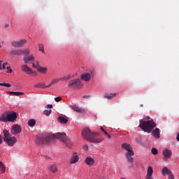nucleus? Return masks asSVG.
<instances>
[{"mask_svg": "<svg viewBox=\"0 0 179 179\" xmlns=\"http://www.w3.org/2000/svg\"><path fill=\"white\" fill-rule=\"evenodd\" d=\"M99 134L96 132H92L89 128H85L82 130V136L88 142L92 143H100L103 138H99Z\"/></svg>", "mask_w": 179, "mask_h": 179, "instance_id": "1", "label": "nucleus"}, {"mask_svg": "<svg viewBox=\"0 0 179 179\" xmlns=\"http://www.w3.org/2000/svg\"><path fill=\"white\" fill-rule=\"evenodd\" d=\"M150 117H145L140 121L139 127L144 131L150 133L152 129L156 127V124L152 120L147 121Z\"/></svg>", "mask_w": 179, "mask_h": 179, "instance_id": "2", "label": "nucleus"}, {"mask_svg": "<svg viewBox=\"0 0 179 179\" xmlns=\"http://www.w3.org/2000/svg\"><path fill=\"white\" fill-rule=\"evenodd\" d=\"M52 139H53L52 135L48 134H42L36 137V139H35V143H36V145H45V143H49Z\"/></svg>", "mask_w": 179, "mask_h": 179, "instance_id": "3", "label": "nucleus"}, {"mask_svg": "<svg viewBox=\"0 0 179 179\" xmlns=\"http://www.w3.org/2000/svg\"><path fill=\"white\" fill-rule=\"evenodd\" d=\"M122 148L127 151L125 155H126L127 161L129 163H133L134 152L133 151V148L131 146V145H129L127 143H124L122 145Z\"/></svg>", "mask_w": 179, "mask_h": 179, "instance_id": "4", "label": "nucleus"}, {"mask_svg": "<svg viewBox=\"0 0 179 179\" xmlns=\"http://www.w3.org/2000/svg\"><path fill=\"white\" fill-rule=\"evenodd\" d=\"M83 87L80 80L79 78H74L69 81L68 84V87L73 90H80Z\"/></svg>", "mask_w": 179, "mask_h": 179, "instance_id": "5", "label": "nucleus"}, {"mask_svg": "<svg viewBox=\"0 0 179 179\" xmlns=\"http://www.w3.org/2000/svg\"><path fill=\"white\" fill-rule=\"evenodd\" d=\"M27 39H21L20 41H13L11 45L15 48H21L27 43Z\"/></svg>", "mask_w": 179, "mask_h": 179, "instance_id": "6", "label": "nucleus"}, {"mask_svg": "<svg viewBox=\"0 0 179 179\" xmlns=\"http://www.w3.org/2000/svg\"><path fill=\"white\" fill-rule=\"evenodd\" d=\"M17 139L15 136L8 137L5 138L4 142L7 143L9 147H13L15 143H17Z\"/></svg>", "mask_w": 179, "mask_h": 179, "instance_id": "7", "label": "nucleus"}, {"mask_svg": "<svg viewBox=\"0 0 179 179\" xmlns=\"http://www.w3.org/2000/svg\"><path fill=\"white\" fill-rule=\"evenodd\" d=\"M162 155L164 156L163 160L166 161L172 157V151L169 149H164L162 151Z\"/></svg>", "mask_w": 179, "mask_h": 179, "instance_id": "8", "label": "nucleus"}, {"mask_svg": "<svg viewBox=\"0 0 179 179\" xmlns=\"http://www.w3.org/2000/svg\"><path fill=\"white\" fill-rule=\"evenodd\" d=\"M22 131V127L18 124H15L12 127L10 133L13 135H17L20 134Z\"/></svg>", "mask_w": 179, "mask_h": 179, "instance_id": "9", "label": "nucleus"}, {"mask_svg": "<svg viewBox=\"0 0 179 179\" xmlns=\"http://www.w3.org/2000/svg\"><path fill=\"white\" fill-rule=\"evenodd\" d=\"M17 115L16 113H8V122H14L16 121Z\"/></svg>", "mask_w": 179, "mask_h": 179, "instance_id": "10", "label": "nucleus"}, {"mask_svg": "<svg viewBox=\"0 0 179 179\" xmlns=\"http://www.w3.org/2000/svg\"><path fill=\"white\" fill-rule=\"evenodd\" d=\"M52 138L55 137L57 139H59L64 142L65 139H66V134L65 133H57L55 134L52 135Z\"/></svg>", "mask_w": 179, "mask_h": 179, "instance_id": "11", "label": "nucleus"}, {"mask_svg": "<svg viewBox=\"0 0 179 179\" xmlns=\"http://www.w3.org/2000/svg\"><path fill=\"white\" fill-rule=\"evenodd\" d=\"M154 173V169L152 166H149L147 169V175L145 179H153L152 176Z\"/></svg>", "mask_w": 179, "mask_h": 179, "instance_id": "12", "label": "nucleus"}, {"mask_svg": "<svg viewBox=\"0 0 179 179\" xmlns=\"http://www.w3.org/2000/svg\"><path fill=\"white\" fill-rule=\"evenodd\" d=\"M79 161V156L78 152H75L73 153L71 157V162L70 163L71 164H76Z\"/></svg>", "mask_w": 179, "mask_h": 179, "instance_id": "13", "label": "nucleus"}, {"mask_svg": "<svg viewBox=\"0 0 179 179\" xmlns=\"http://www.w3.org/2000/svg\"><path fill=\"white\" fill-rule=\"evenodd\" d=\"M23 60L25 64H28L30 62H34L35 59L33 55H25Z\"/></svg>", "mask_w": 179, "mask_h": 179, "instance_id": "14", "label": "nucleus"}, {"mask_svg": "<svg viewBox=\"0 0 179 179\" xmlns=\"http://www.w3.org/2000/svg\"><path fill=\"white\" fill-rule=\"evenodd\" d=\"M22 71L27 73L28 74H32L34 71L27 65H22L21 66Z\"/></svg>", "mask_w": 179, "mask_h": 179, "instance_id": "15", "label": "nucleus"}, {"mask_svg": "<svg viewBox=\"0 0 179 179\" xmlns=\"http://www.w3.org/2000/svg\"><path fill=\"white\" fill-rule=\"evenodd\" d=\"M10 55L11 56H21V49H12Z\"/></svg>", "mask_w": 179, "mask_h": 179, "instance_id": "16", "label": "nucleus"}, {"mask_svg": "<svg viewBox=\"0 0 179 179\" xmlns=\"http://www.w3.org/2000/svg\"><path fill=\"white\" fill-rule=\"evenodd\" d=\"M71 108L76 112L78 113H84L85 112V109L83 108H79V106H76V105H72Z\"/></svg>", "mask_w": 179, "mask_h": 179, "instance_id": "17", "label": "nucleus"}, {"mask_svg": "<svg viewBox=\"0 0 179 179\" xmlns=\"http://www.w3.org/2000/svg\"><path fill=\"white\" fill-rule=\"evenodd\" d=\"M8 112H5L2 115H1L0 122H8Z\"/></svg>", "mask_w": 179, "mask_h": 179, "instance_id": "18", "label": "nucleus"}, {"mask_svg": "<svg viewBox=\"0 0 179 179\" xmlns=\"http://www.w3.org/2000/svg\"><path fill=\"white\" fill-rule=\"evenodd\" d=\"M80 78L83 80L88 82L91 79V74L90 73H85L82 74Z\"/></svg>", "mask_w": 179, "mask_h": 179, "instance_id": "19", "label": "nucleus"}, {"mask_svg": "<svg viewBox=\"0 0 179 179\" xmlns=\"http://www.w3.org/2000/svg\"><path fill=\"white\" fill-rule=\"evenodd\" d=\"M153 136L159 139L160 138V129L159 128H155V130L152 131Z\"/></svg>", "mask_w": 179, "mask_h": 179, "instance_id": "20", "label": "nucleus"}, {"mask_svg": "<svg viewBox=\"0 0 179 179\" xmlns=\"http://www.w3.org/2000/svg\"><path fill=\"white\" fill-rule=\"evenodd\" d=\"M171 173H172L171 171H170L166 166H164L163 169H162V174L163 175V176H166L167 175H170Z\"/></svg>", "mask_w": 179, "mask_h": 179, "instance_id": "21", "label": "nucleus"}, {"mask_svg": "<svg viewBox=\"0 0 179 179\" xmlns=\"http://www.w3.org/2000/svg\"><path fill=\"white\" fill-rule=\"evenodd\" d=\"M49 170L52 173H56L57 172V171H58V166L55 164H51L50 166H49Z\"/></svg>", "mask_w": 179, "mask_h": 179, "instance_id": "22", "label": "nucleus"}, {"mask_svg": "<svg viewBox=\"0 0 179 179\" xmlns=\"http://www.w3.org/2000/svg\"><path fill=\"white\" fill-rule=\"evenodd\" d=\"M34 87H35V88H40V89H47V88H49L48 85H45V83H38V84L34 85Z\"/></svg>", "mask_w": 179, "mask_h": 179, "instance_id": "23", "label": "nucleus"}, {"mask_svg": "<svg viewBox=\"0 0 179 179\" xmlns=\"http://www.w3.org/2000/svg\"><path fill=\"white\" fill-rule=\"evenodd\" d=\"M85 163L89 166H92L94 164V159L91 157H88L85 159Z\"/></svg>", "mask_w": 179, "mask_h": 179, "instance_id": "24", "label": "nucleus"}, {"mask_svg": "<svg viewBox=\"0 0 179 179\" xmlns=\"http://www.w3.org/2000/svg\"><path fill=\"white\" fill-rule=\"evenodd\" d=\"M59 80H61L60 78H53L50 83V84L48 85V87H50L51 86L59 83Z\"/></svg>", "mask_w": 179, "mask_h": 179, "instance_id": "25", "label": "nucleus"}, {"mask_svg": "<svg viewBox=\"0 0 179 179\" xmlns=\"http://www.w3.org/2000/svg\"><path fill=\"white\" fill-rule=\"evenodd\" d=\"M58 122L62 124L68 123V119L64 117L63 116H59L57 119Z\"/></svg>", "mask_w": 179, "mask_h": 179, "instance_id": "26", "label": "nucleus"}, {"mask_svg": "<svg viewBox=\"0 0 179 179\" xmlns=\"http://www.w3.org/2000/svg\"><path fill=\"white\" fill-rule=\"evenodd\" d=\"M116 95H117L116 93H110V94L106 93L104 94V98L108 99H111L113 97H115Z\"/></svg>", "mask_w": 179, "mask_h": 179, "instance_id": "27", "label": "nucleus"}, {"mask_svg": "<svg viewBox=\"0 0 179 179\" xmlns=\"http://www.w3.org/2000/svg\"><path fill=\"white\" fill-rule=\"evenodd\" d=\"M66 145L69 148H71L73 145V142L70 140V138H68V137H66L65 141H64Z\"/></svg>", "mask_w": 179, "mask_h": 179, "instance_id": "28", "label": "nucleus"}, {"mask_svg": "<svg viewBox=\"0 0 179 179\" xmlns=\"http://www.w3.org/2000/svg\"><path fill=\"white\" fill-rule=\"evenodd\" d=\"M8 93L10 95H15V96H22V95H24V92H12V91H9L8 92Z\"/></svg>", "mask_w": 179, "mask_h": 179, "instance_id": "29", "label": "nucleus"}, {"mask_svg": "<svg viewBox=\"0 0 179 179\" xmlns=\"http://www.w3.org/2000/svg\"><path fill=\"white\" fill-rule=\"evenodd\" d=\"M37 70L38 72L43 74H45L47 73L48 69L46 67L38 66Z\"/></svg>", "mask_w": 179, "mask_h": 179, "instance_id": "30", "label": "nucleus"}, {"mask_svg": "<svg viewBox=\"0 0 179 179\" xmlns=\"http://www.w3.org/2000/svg\"><path fill=\"white\" fill-rule=\"evenodd\" d=\"M3 136H4L3 141H5L6 138L8 139V138H10V137H9L10 134H9V132L8 131V130L4 129L3 131Z\"/></svg>", "mask_w": 179, "mask_h": 179, "instance_id": "31", "label": "nucleus"}, {"mask_svg": "<svg viewBox=\"0 0 179 179\" xmlns=\"http://www.w3.org/2000/svg\"><path fill=\"white\" fill-rule=\"evenodd\" d=\"M30 54V51L28 49H21V55H24L25 56Z\"/></svg>", "mask_w": 179, "mask_h": 179, "instance_id": "32", "label": "nucleus"}, {"mask_svg": "<svg viewBox=\"0 0 179 179\" xmlns=\"http://www.w3.org/2000/svg\"><path fill=\"white\" fill-rule=\"evenodd\" d=\"M52 113V109H45L43 110V114L46 116H50Z\"/></svg>", "mask_w": 179, "mask_h": 179, "instance_id": "33", "label": "nucleus"}, {"mask_svg": "<svg viewBox=\"0 0 179 179\" xmlns=\"http://www.w3.org/2000/svg\"><path fill=\"white\" fill-rule=\"evenodd\" d=\"M36 124V120H34V119H31L30 120L29 122H28V125L31 127H33L34 126H35Z\"/></svg>", "mask_w": 179, "mask_h": 179, "instance_id": "34", "label": "nucleus"}, {"mask_svg": "<svg viewBox=\"0 0 179 179\" xmlns=\"http://www.w3.org/2000/svg\"><path fill=\"white\" fill-rule=\"evenodd\" d=\"M69 79H71V76H64L62 78H60L59 80H62V82L65 81V80H69Z\"/></svg>", "mask_w": 179, "mask_h": 179, "instance_id": "35", "label": "nucleus"}, {"mask_svg": "<svg viewBox=\"0 0 179 179\" xmlns=\"http://www.w3.org/2000/svg\"><path fill=\"white\" fill-rule=\"evenodd\" d=\"M38 50H39L40 52H41L42 53H45L43 45H42V43H39V44L38 45Z\"/></svg>", "mask_w": 179, "mask_h": 179, "instance_id": "36", "label": "nucleus"}, {"mask_svg": "<svg viewBox=\"0 0 179 179\" xmlns=\"http://www.w3.org/2000/svg\"><path fill=\"white\" fill-rule=\"evenodd\" d=\"M0 169L1 171V173H5V166H3V163H2L1 161H0Z\"/></svg>", "mask_w": 179, "mask_h": 179, "instance_id": "37", "label": "nucleus"}, {"mask_svg": "<svg viewBox=\"0 0 179 179\" xmlns=\"http://www.w3.org/2000/svg\"><path fill=\"white\" fill-rule=\"evenodd\" d=\"M152 155H157L158 153H159L158 150H157V148H153L152 149Z\"/></svg>", "mask_w": 179, "mask_h": 179, "instance_id": "38", "label": "nucleus"}, {"mask_svg": "<svg viewBox=\"0 0 179 179\" xmlns=\"http://www.w3.org/2000/svg\"><path fill=\"white\" fill-rule=\"evenodd\" d=\"M0 86L6 87H10L11 85L9 83H0Z\"/></svg>", "mask_w": 179, "mask_h": 179, "instance_id": "39", "label": "nucleus"}, {"mask_svg": "<svg viewBox=\"0 0 179 179\" xmlns=\"http://www.w3.org/2000/svg\"><path fill=\"white\" fill-rule=\"evenodd\" d=\"M62 100V97H60V96H57V97L55 98V101L56 102H59V101H61Z\"/></svg>", "mask_w": 179, "mask_h": 179, "instance_id": "40", "label": "nucleus"}, {"mask_svg": "<svg viewBox=\"0 0 179 179\" xmlns=\"http://www.w3.org/2000/svg\"><path fill=\"white\" fill-rule=\"evenodd\" d=\"M168 179H175V177L173 175H172V173H170L169 175Z\"/></svg>", "mask_w": 179, "mask_h": 179, "instance_id": "41", "label": "nucleus"}, {"mask_svg": "<svg viewBox=\"0 0 179 179\" xmlns=\"http://www.w3.org/2000/svg\"><path fill=\"white\" fill-rule=\"evenodd\" d=\"M45 108H53V105L52 104H48L47 106H45Z\"/></svg>", "mask_w": 179, "mask_h": 179, "instance_id": "42", "label": "nucleus"}, {"mask_svg": "<svg viewBox=\"0 0 179 179\" xmlns=\"http://www.w3.org/2000/svg\"><path fill=\"white\" fill-rule=\"evenodd\" d=\"M6 69L8 70V73H12L13 70L11 69L10 66H7Z\"/></svg>", "mask_w": 179, "mask_h": 179, "instance_id": "43", "label": "nucleus"}, {"mask_svg": "<svg viewBox=\"0 0 179 179\" xmlns=\"http://www.w3.org/2000/svg\"><path fill=\"white\" fill-rule=\"evenodd\" d=\"M8 62H6V63L3 64V69H6V65H8Z\"/></svg>", "mask_w": 179, "mask_h": 179, "instance_id": "44", "label": "nucleus"}, {"mask_svg": "<svg viewBox=\"0 0 179 179\" xmlns=\"http://www.w3.org/2000/svg\"><path fill=\"white\" fill-rule=\"evenodd\" d=\"M83 99H90V95H84L83 96Z\"/></svg>", "mask_w": 179, "mask_h": 179, "instance_id": "45", "label": "nucleus"}, {"mask_svg": "<svg viewBox=\"0 0 179 179\" xmlns=\"http://www.w3.org/2000/svg\"><path fill=\"white\" fill-rule=\"evenodd\" d=\"M84 150H85V151L88 150V146H87V145H85L84 146Z\"/></svg>", "mask_w": 179, "mask_h": 179, "instance_id": "46", "label": "nucleus"}, {"mask_svg": "<svg viewBox=\"0 0 179 179\" xmlns=\"http://www.w3.org/2000/svg\"><path fill=\"white\" fill-rule=\"evenodd\" d=\"M0 70H2V61H0Z\"/></svg>", "mask_w": 179, "mask_h": 179, "instance_id": "47", "label": "nucleus"}, {"mask_svg": "<svg viewBox=\"0 0 179 179\" xmlns=\"http://www.w3.org/2000/svg\"><path fill=\"white\" fill-rule=\"evenodd\" d=\"M106 136H107L108 139H110V138H111V136L109 134H108L106 135Z\"/></svg>", "mask_w": 179, "mask_h": 179, "instance_id": "48", "label": "nucleus"}, {"mask_svg": "<svg viewBox=\"0 0 179 179\" xmlns=\"http://www.w3.org/2000/svg\"><path fill=\"white\" fill-rule=\"evenodd\" d=\"M176 140L179 142V133L176 136Z\"/></svg>", "mask_w": 179, "mask_h": 179, "instance_id": "49", "label": "nucleus"}, {"mask_svg": "<svg viewBox=\"0 0 179 179\" xmlns=\"http://www.w3.org/2000/svg\"><path fill=\"white\" fill-rule=\"evenodd\" d=\"M32 66H34V68H37V66L35 63H32Z\"/></svg>", "mask_w": 179, "mask_h": 179, "instance_id": "50", "label": "nucleus"}, {"mask_svg": "<svg viewBox=\"0 0 179 179\" xmlns=\"http://www.w3.org/2000/svg\"><path fill=\"white\" fill-rule=\"evenodd\" d=\"M36 67H37V68L40 67V66H39V62H36Z\"/></svg>", "mask_w": 179, "mask_h": 179, "instance_id": "51", "label": "nucleus"}, {"mask_svg": "<svg viewBox=\"0 0 179 179\" xmlns=\"http://www.w3.org/2000/svg\"><path fill=\"white\" fill-rule=\"evenodd\" d=\"M106 136H107L108 134V133L105 130V131H103V132Z\"/></svg>", "mask_w": 179, "mask_h": 179, "instance_id": "52", "label": "nucleus"}, {"mask_svg": "<svg viewBox=\"0 0 179 179\" xmlns=\"http://www.w3.org/2000/svg\"><path fill=\"white\" fill-rule=\"evenodd\" d=\"M106 136H107L108 134V133L105 130V131H103V132Z\"/></svg>", "mask_w": 179, "mask_h": 179, "instance_id": "53", "label": "nucleus"}, {"mask_svg": "<svg viewBox=\"0 0 179 179\" xmlns=\"http://www.w3.org/2000/svg\"><path fill=\"white\" fill-rule=\"evenodd\" d=\"M3 141H2V137L1 135H0V143H2Z\"/></svg>", "mask_w": 179, "mask_h": 179, "instance_id": "54", "label": "nucleus"}, {"mask_svg": "<svg viewBox=\"0 0 179 179\" xmlns=\"http://www.w3.org/2000/svg\"><path fill=\"white\" fill-rule=\"evenodd\" d=\"M9 27V24H6L5 25H4V27L5 28H8Z\"/></svg>", "mask_w": 179, "mask_h": 179, "instance_id": "55", "label": "nucleus"}, {"mask_svg": "<svg viewBox=\"0 0 179 179\" xmlns=\"http://www.w3.org/2000/svg\"><path fill=\"white\" fill-rule=\"evenodd\" d=\"M100 130L104 132L105 129L103 127H100Z\"/></svg>", "mask_w": 179, "mask_h": 179, "instance_id": "56", "label": "nucleus"}, {"mask_svg": "<svg viewBox=\"0 0 179 179\" xmlns=\"http://www.w3.org/2000/svg\"><path fill=\"white\" fill-rule=\"evenodd\" d=\"M2 48V46H1V43H0V48Z\"/></svg>", "mask_w": 179, "mask_h": 179, "instance_id": "57", "label": "nucleus"}, {"mask_svg": "<svg viewBox=\"0 0 179 179\" xmlns=\"http://www.w3.org/2000/svg\"><path fill=\"white\" fill-rule=\"evenodd\" d=\"M143 104H141V107H143Z\"/></svg>", "mask_w": 179, "mask_h": 179, "instance_id": "58", "label": "nucleus"}, {"mask_svg": "<svg viewBox=\"0 0 179 179\" xmlns=\"http://www.w3.org/2000/svg\"><path fill=\"white\" fill-rule=\"evenodd\" d=\"M1 43L3 44V41H1Z\"/></svg>", "mask_w": 179, "mask_h": 179, "instance_id": "59", "label": "nucleus"}, {"mask_svg": "<svg viewBox=\"0 0 179 179\" xmlns=\"http://www.w3.org/2000/svg\"><path fill=\"white\" fill-rule=\"evenodd\" d=\"M122 179H125V178H122Z\"/></svg>", "mask_w": 179, "mask_h": 179, "instance_id": "60", "label": "nucleus"}]
</instances>
